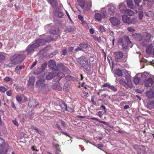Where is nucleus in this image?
I'll return each mask as SVG.
<instances>
[{"mask_svg":"<svg viewBox=\"0 0 154 154\" xmlns=\"http://www.w3.org/2000/svg\"><path fill=\"white\" fill-rule=\"evenodd\" d=\"M118 45L122 46V49L124 51H125L128 48V44H131L128 37H124L119 38L117 41Z\"/></svg>","mask_w":154,"mask_h":154,"instance_id":"1","label":"nucleus"},{"mask_svg":"<svg viewBox=\"0 0 154 154\" xmlns=\"http://www.w3.org/2000/svg\"><path fill=\"white\" fill-rule=\"evenodd\" d=\"M78 2L79 3V6L82 9L84 8L87 11H89L92 7V2L89 1L85 2L84 0H77Z\"/></svg>","mask_w":154,"mask_h":154,"instance_id":"2","label":"nucleus"},{"mask_svg":"<svg viewBox=\"0 0 154 154\" xmlns=\"http://www.w3.org/2000/svg\"><path fill=\"white\" fill-rule=\"evenodd\" d=\"M8 146L5 142L4 140L0 137V154H7Z\"/></svg>","mask_w":154,"mask_h":154,"instance_id":"3","label":"nucleus"},{"mask_svg":"<svg viewBox=\"0 0 154 154\" xmlns=\"http://www.w3.org/2000/svg\"><path fill=\"white\" fill-rule=\"evenodd\" d=\"M25 58L24 54L15 55L11 59V62L13 64L16 65L21 63Z\"/></svg>","mask_w":154,"mask_h":154,"instance_id":"4","label":"nucleus"},{"mask_svg":"<svg viewBox=\"0 0 154 154\" xmlns=\"http://www.w3.org/2000/svg\"><path fill=\"white\" fill-rule=\"evenodd\" d=\"M127 82L124 79H122L119 81V83L124 87L126 88H132L133 87L132 84L131 80L129 79L126 78Z\"/></svg>","mask_w":154,"mask_h":154,"instance_id":"5","label":"nucleus"},{"mask_svg":"<svg viewBox=\"0 0 154 154\" xmlns=\"http://www.w3.org/2000/svg\"><path fill=\"white\" fill-rule=\"evenodd\" d=\"M45 40L43 38H38L35 40V42L31 45L34 49L38 48L40 45L45 44Z\"/></svg>","mask_w":154,"mask_h":154,"instance_id":"6","label":"nucleus"},{"mask_svg":"<svg viewBox=\"0 0 154 154\" xmlns=\"http://www.w3.org/2000/svg\"><path fill=\"white\" fill-rule=\"evenodd\" d=\"M106 14V12L105 11L103 10V9L100 13L95 14L94 17L95 20L98 21H101L103 18L105 17Z\"/></svg>","mask_w":154,"mask_h":154,"instance_id":"7","label":"nucleus"},{"mask_svg":"<svg viewBox=\"0 0 154 154\" xmlns=\"http://www.w3.org/2000/svg\"><path fill=\"white\" fill-rule=\"evenodd\" d=\"M35 81V78L33 76H31L29 78L28 82L27 83L28 88L30 89L33 90L34 88V83Z\"/></svg>","mask_w":154,"mask_h":154,"instance_id":"8","label":"nucleus"},{"mask_svg":"<svg viewBox=\"0 0 154 154\" xmlns=\"http://www.w3.org/2000/svg\"><path fill=\"white\" fill-rule=\"evenodd\" d=\"M77 61L82 66L88 62V59L84 56H82L78 58Z\"/></svg>","mask_w":154,"mask_h":154,"instance_id":"9","label":"nucleus"},{"mask_svg":"<svg viewBox=\"0 0 154 154\" xmlns=\"http://www.w3.org/2000/svg\"><path fill=\"white\" fill-rule=\"evenodd\" d=\"M48 85L47 84H44L42 86L40 89L38 90L40 91L43 94H46L49 91Z\"/></svg>","mask_w":154,"mask_h":154,"instance_id":"10","label":"nucleus"},{"mask_svg":"<svg viewBox=\"0 0 154 154\" xmlns=\"http://www.w3.org/2000/svg\"><path fill=\"white\" fill-rule=\"evenodd\" d=\"M114 55L115 60L116 61H118L120 59H121L124 56L123 53L120 51L115 52Z\"/></svg>","mask_w":154,"mask_h":154,"instance_id":"11","label":"nucleus"},{"mask_svg":"<svg viewBox=\"0 0 154 154\" xmlns=\"http://www.w3.org/2000/svg\"><path fill=\"white\" fill-rule=\"evenodd\" d=\"M45 79H40L38 80L37 81L35 84V87L38 89H40L41 88L42 86L45 84L44 83L45 82Z\"/></svg>","mask_w":154,"mask_h":154,"instance_id":"12","label":"nucleus"},{"mask_svg":"<svg viewBox=\"0 0 154 154\" xmlns=\"http://www.w3.org/2000/svg\"><path fill=\"white\" fill-rule=\"evenodd\" d=\"M48 67L53 70L55 69L57 67L55 61L53 60H50L48 63Z\"/></svg>","mask_w":154,"mask_h":154,"instance_id":"13","label":"nucleus"},{"mask_svg":"<svg viewBox=\"0 0 154 154\" xmlns=\"http://www.w3.org/2000/svg\"><path fill=\"white\" fill-rule=\"evenodd\" d=\"M109 20L112 24L114 26L118 25L120 23L119 20L114 17H111Z\"/></svg>","mask_w":154,"mask_h":154,"instance_id":"14","label":"nucleus"},{"mask_svg":"<svg viewBox=\"0 0 154 154\" xmlns=\"http://www.w3.org/2000/svg\"><path fill=\"white\" fill-rule=\"evenodd\" d=\"M154 83V81L151 78L148 79L145 84V86L146 87L151 86Z\"/></svg>","mask_w":154,"mask_h":154,"instance_id":"15","label":"nucleus"},{"mask_svg":"<svg viewBox=\"0 0 154 154\" xmlns=\"http://www.w3.org/2000/svg\"><path fill=\"white\" fill-rule=\"evenodd\" d=\"M133 38L137 41H141L143 39L142 36L141 34L134 33L133 34Z\"/></svg>","mask_w":154,"mask_h":154,"instance_id":"16","label":"nucleus"},{"mask_svg":"<svg viewBox=\"0 0 154 154\" xmlns=\"http://www.w3.org/2000/svg\"><path fill=\"white\" fill-rule=\"evenodd\" d=\"M146 95L149 98H151L154 97V91L152 89H150L146 92Z\"/></svg>","mask_w":154,"mask_h":154,"instance_id":"17","label":"nucleus"},{"mask_svg":"<svg viewBox=\"0 0 154 154\" xmlns=\"http://www.w3.org/2000/svg\"><path fill=\"white\" fill-rule=\"evenodd\" d=\"M116 11V8L114 6H111L108 7V14H112Z\"/></svg>","mask_w":154,"mask_h":154,"instance_id":"18","label":"nucleus"},{"mask_svg":"<svg viewBox=\"0 0 154 154\" xmlns=\"http://www.w3.org/2000/svg\"><path fill=\"white\" fill-rule=\"evenodd\" d=\"M143 35L145 38L144 40L146 42H149L151 38V34L146 32H144L143 33Z\"/></svg>","mask_w":154,"mask_h":154,"instance_id":"19","label":"nucleus"},{"mask_svg":"<svg viewBox=\"0 0 154 154\" xmlns=\"http://www.w3.org/2000/svg\"><path fill=\"white\" fill-rule=\"evenodd\" d=\"M122 19L124 23L130 24V17H128L126 15H123Z\"/></svg>","mask_w":154,"mask_h":154,"instance_id":"20","label":"nucleus"},{"mask_svg":"<svg viewBox=\"0 0 154 154\" xmlns=\"http://www.w3.org/2000/svg\"><path fill=\"white\" fill-rule=\"evenodd\" d=\"M82 66L84 68L86 71L90 72L91 70V65L89 64H88V62L86 63Z\"/></svg>","mask_w":154,"mask_h":154,"instance_id":"21","label":"nucleus"},{"mask_svg":"<svg viewBox=\"0 0 154 154\" xmlns=\"http://www.w3.org/2000/svg\"><path fill=\"white\" fill-rule=\"evenodd\" d=\"M119 8L121 12L124 14L125 11L126 10L125 5L123 3L119 5Z\"/></svg>","mask_w":154,"mask_h":154,"instance_id":"22","label":"nucleus"},{"mask_svg":"<svg viewBox=\"0 0 154 154\" xmlns=\"http://www.w3.org/2000/svg\"><path fill=\"white\" fill-rule=\"evenodd\" d=\"M34 48L31 45H29L27 47L26 51L27 52V54L28 55L32 51H33L34 50Z\"/></svg>","mask_w":154,"mask_h":154,"instance_id":"23","label":"nucleus"},{"mask_svg":"<svg viewBox=\"0 0 154 154\" xmlns=\"http://www.w3.org/2000/svg\"><path fill=\"white\" fill-rule=\"evenodd\" d=\"M60 106L61 107V109L63 111L67 110V106L65 102H61V103H60Z\"/></svg>","mask_w":154,"mask_h":154,"instance_id":"24","label":"nucleus"},{"mask_svg":"<svg viewBox=\"0 0 154 154\" xmlns=\"http://www.w3.org/2000/svg\"><path fill=\"white\" fill-rule=\"evenodd\" d=\"M24 67V66H17L15 68V71L16 73L20 74V70L23 68Z\"/></svg>","mask_w":154,"mask_h":154,"instance_id":"25","label":"nucleus"},{"mask_svg":"<svg viewBox=\"0 0 154 154\" xmlns=\"http://www.w3.org/2000/svg\"><path fill=\"white\" fill-rule=\"evenodd\" d=\"M51 88L54 90H58L59 91H60L62 89V88L59 86L58 84L57 83H55L53 84L51 86Z\"/></svg>","mask_w":154,"mask_h":154,"instance_id":"26","label":"nucleus"},{"mask_svg":"<svg viewBox=\"0 0 154 154\" xmlns=\"http://www.w3.org/2000/svg\"><path fill=\"white\" fill-rule=\"evenodd\" d=\"M115 73L119 76H122L123 75L122 71L119 68L116 69Z\"/></svg>","mask_w":154,"mask_h":154,"instance_id":"27","label":"nucleus"},{"mask_svg":"<svg viewBox=\"0 0 154 154\" xmlns=\"http://www.w3.org/2000/svg\"><path fill=\"white\" fill-rule=\"evenodd\" d=\"M127 4L128 7L130 8L133 9L134 7L133 4L131 0H128L127 2Z\"/></svg>","mask_w":154,"mask_h":154,"instance_id":"28","label":"nucleus"},{"mask_svg":"<svg viewBox=\"0 0 154 154\" xmlns=\"http://www.w3.org/2000/svg\"><path fill=\"white\" fill-rule=\"evenodd\" d=\"M34 103L35 102L34 101H32L31 100H29L28 103V105L30 107H32L33 108H36L38 104L37 103L36 105H34L33 103Z\"/></svg>","mask_w":154,"mask_h":154,"instance_id":"29","label":"nucleus"},{"mask_svg":"<svg viewBox=\"0 0 154 154\" xmlns=\"http://www.w3.org/2000/svg\"><path fill=\"white\" fill-rule=\"evenodd\" d=\"M124 13L126 14L129 16H132L134 14L133 11L131 10L128 9L125 11Z\"/></svg>","mask_w":154,"mask_h":154,"instance_id":"30","label":"nucleus"},{"mask_svg":"<svg viewBox=\"0 0 154 154\" xmlns=\"http://www.w3.org/2000/svg\"><path fill=\"white\" fill-rule=\"evenodd\" d=\"M57 67L59 68L60 69H61L63 70H66V69H68L67 67L65 66L62 63H60L58 64Z\"/></svg>","mask_w":154,"mask_h":154,"instance_id":"31","label":"nucleus"},{"mask_svg":"<svg viewBox=\"0 0 154 154\" xmlns=\"http://www.w3.org/2000/svg\"><path fill=\"white\" fill-rule=\"evenodd\" d=\"M54 76V74L52 72H50L46 76V79L47 80H49L52 79Z\"/></svg>","mask_w":154,"mask_h":154,"instance_id":"32","label":"nucleus"},{"mask_svg":"<svg viewBox=\"0 0 154 154\" xmlns=\"http://www.w3.org/2000/svg\"><path fill=\"white\" fill-rule=\"evenodd\" d=\"M140 80V78L138 77L137 76H135L134 80V83L136 85H137L139 84Z\"/></svg>","mask_w":154,"mask_h":154,"instance_id":"33","label":"nucleus"},{"mask_svg":"<svg viewBox=\"0 0 154 154\" xmlns=\"http://www.w3.org/2000/svg\"><path fill=\"white\" fill-rule=\"evenodd\" d=\"M90 119L91 120H96L98 122H99L100 123L102 124H103L105 125H106L107 124V122H106L103 121H100L98 119L96 118H91Z\"/></svg>","mask_w":154,"mask_h":154,"instance_id":"34","label":"nucleus"},{"mask_svg":"<svg viewBox=\"0 0 154 154\" xmlns=\"http://www.w3.org/2000/svg\"><path fill=\"white\" fill-rule=\"evenodd\" d=\"M57 76L58 78V79L60 80L61 78L64 77L65 75L62 72H58L57 74Z\"/></svg>","mask_w":154,"mask_h":154,"instance_id":"35","label":"nucleus"},{"mask_svg":"<svg viewBox=\"0 0 154 154\" xmlns=\"http://www.w3.org/2000/svg\"><path fill=\"white\" fill-rule=\"evenodd\" d=\"M79 46L84 48L86 49L88 47L89 45L87 43H82L79 45Z\"/></svg>","mask_w":154,"mask_h":154,"instance_id":"36","label":"nucleus"},{"mask_svg":"<svg viewBox=\"0 0 154 154\" xmlns=\"http://www.w3.org/2000/svg\"><path fill=\"white\" fill-rule=\"evenodd\" d=\"M8 89V87L5 88L2 86H0V92H5Z\"/></svg>","mask_w":154,"mask_h":154,"instance_id":"37","label":"nucleus"},{"mask_svg":"<svg viewBox=\"0 0 154 154\" xmlns=\"http://www.w3.org/2000/svg\"><path fill=\"white\" fill-rule=\"evenodd\" d=\"M50 4L52 6H56L57 5V2L56 0H48Z\"/></svg>","mask_w":154,"mask_h":154,"instance_id":"38","label":"nucleus"},{"mask_svg":"<svg viewBox=\"0 0 154 154\" xmlns=\"http://www.w3.org/2000/svg\"><path fill=\"white\" fill-rule=\"evenodd\" d=\"M109 88L113 92H116L118 90L113 85H110V86H109Z\"/></svg>","mask_w":154,"mask_h":154,"instance_id":"39","label":"nucleus"},{"mask_svg":"<svg viewBox=\"0 0 154 154\" xmlns=\"http://www.w3.org/2000/svg\"><path fill=\"white\" fill-rule=\"evenodd\" d=\"M146 15L148 17L152 16L154 15V13L151 11H149L146 13Z\"/></svg>","mask_w":154,"mask_h":154,"instance_id":"40","label":"nucleus"},{"mask_svg":"<svg viewBox=\"0 0 154 154\" xmlns=\"http://www.w3.org/2000/svg\"><path fill=\"white\" fill-rule=\"evenodd\" d=\"M135 3V6L137 7L139 6V4L141 2V0H134Z\"/></svg>","mask_w":154,"mask_h":154,"instance_id":"41","label":"nucleus"},{"mask_svg":"<svg viewBox=\"0 0 154 154\" xmlns=\"http://www.w3.org/2000/svg\"><path fill=\"white\" fill-rule=\"evenodd\" d=\"M57 14L59 18H62L64 15L63 13L60 11L57 12Z\"/></svg>","mask_w":154,"mask_h":154,"instance_id":"42","label":"nucleus"},{"mask_svg":"<svg viewBox=\"0 0 154 154\" xmlns=\"http://www.w3.org/2000/svg\"><path fill=\"white\" fill-rule=\"evenodd\" d=\"M99 30L101 32H105V30L104 27L102 25H100L98 26Z\"/></svg>","mask_w":154,"mask_h":154,"instance_id":"43","label":"nucleus"},{"mask_svg":"<svg viewBox=\"0 0 154 154\" xmlns=\"http://www.w3.org/2000/svg\"><path fill=\"white\" fill-rule=\"evenodd\" d=\"M137 22V20L135 18H133L132 19L130 20V23H132L135 24Z\"/></svg>","mask_w":154,"mask_h":154,"instance_id":"44","label":"nucleus"},{"mask_svg":"<svg viewBox=\"0 0 154 154\" xmlns=\"http://www.w3.org/2000/svg\"><path fill=\"white\" fill-rule=\"evenodd\" d=\"M151 44L150 46H149L147 47V48L146 49V51L147 53H149L151 51Z\"/></svg>","mask_w":154,"mask_h":154,"instance_id":"45","label":"nucleus"},{"mask_svg":"<svg viewBox=\"0 0 154 154\" xmlns=\"http://www.w3.org/2000/svg\"><path fill=\"white\" fill-rule=\"evenodd\" d=\"M109 40L110 41L112 42V45L113 46L114 45V42L115 41V38L113 36H112L110 38Z\"/></svg>","mask_w":154,"mask_h":154,"instance_id":"46","label":"nucleus"},{"mask_svg":"<svg viewBox=\"0 0 154 154\" xmlns=\"http://www.w3.org/2000/svg\"><path fill=\"white\" fill-rule=\"evenodd\" d=\"M128 30L130 32H134L135 31V29L132 27H128L127 28Z\"/></svg>","mask_w":154,"mask_h":154,"instance_id":"47","label":"nucleus"},{"mask_svg":"<svg viewBox=\"0 0 154 154\" xmlns=\"http://www.w3.org/2000/svg\"><path fill=\"white\" fill-rule=\"evenodd\" d=\"M148 105L149 106H151L154 108V101H151L149 102L148 103Z\"/></svg>","mask_w":154,"mask_h":154,"instance_id":"48","label":"nucleus"},{"mask_svg":"<svg viewBox=\"0 0 154 154\" xmlns=\"http://www.w3.org/2000/svg\"><path fill=\"white\" fill-rule=\"evenodd\" d=\"M75 51L76 52H77L79 51H83V50L81 47H78L75 50Z\"/></svg>","mask_w":154,"mask_h":154,"instance_id":"49","label":"nucleus"},{"mask_svg":"<svg viewBox=\"0 0 154 154\" xmlns=\"http://www.w3.org/2000/svg\"><path fill=\"white\" fill-rule=\"evenodd\" d=\"M16 99L17 101L19 102H21L22 100L21 97L19 96H17L16 97Z\"/></svg>","mask_w":154,"mask_h":154,"instance_id":"50","label":"nucleus"},{"mask_svg":"<svg viewBox=\"0 0 154 154\" xmlns=\"http://www.w3.org/2000/svg\"><path fill=\"white\" fill-rule=\"evenodd\" d=\"M37 63V61H34L32 64L31 66H30V69H32L33 67L36 65Z\"/></svg>","mask_w":154,"mask_h":154,"instance_id":"51","label":"nucleus"},{"mask_svg":"<svg viewBox=\"0 0 154 154\" xmlns=\"http://www.w3.org/2000/svg\"><path fill=\"white\" fill-rule=\"evenodd\" d=\"M60 132L61 133L63 134L66 135V136L68 137H69L70 138H71L70 136L66 132H64L62 131V130L61 131H60Z\"/></svg>","mask_w":154,"mask_h":154,"instance_id":"52","label":"nucleus"},{"mask_svg":"<svg viewBox=\"0 0 154 154\" xmlns=\"http://www.w3.org/2000/svg\"><path fill=\"white\" fill-rule=\"evenodd\" d=\"M91 101L92 103L95 106H97V104L96 102L94 101V97L92 96L91 97Z\"/></svg>","mask_w":154,"mask_h":154,"instance_id":"53","label":"nucleus"},{"mask_svg":"<svg viewBox=\"0 0 154 154\" xmlns=\"http://www.w3.org/2000/svg\"><path fill=\"white\" fill-rule=\"evenodd\" d=\"M31 128L32 129L35 130L37 132L39 133L38 129L36 127L33 125H32L31 126Z\"/></svg>","mask_w":154,"mask_h":154,"instance_id":"54","label":"nucleus"},{"mask_svg":"<svg viewBox=\"0 0 154 154\" xmlns=\"http://www.w3.org/2000/svg\"><path fill=\"white\" fill-rule=\"evenodd\" d=\"M60 123H61V124L63 126V127H64V128L66 127V123L65 122H64L62 120H60Z\"/></svg>","mask_w":154,"mask_h":154,"instance_id":"55","label":"nucleus"},{"mask_svg":"<svg viewBox=\"0 0 154 154\" xmlns=\"http://www.w3.org/2000/svg\"><path fill=\"white\" fill-rule=\"evenodd\" d=\"M47 64L46 63H44L42 65H41V67L42 69V71L44 70L45 69L46 66H47Z\"/></svg>","mask_w":154,"mask_h":154,"instance_id":"56","label":"nucleus"},{"mask_svg":"<svg viewBox=\"0 0 154 154\" xmlns=\"http://www.w3.org/2000/svg\"><path fill=\"white\" fill-rule=\"evenodd\" d=\"M110 84L109 83L107 82L105 84L102 85V87H108L109 88V86H110Z\"/></svg>","mask_w":154,"mask_h":154,"instance_id":"57","label":"nucleus"},{"mask_svg":"<svg viewBox=\"0 0 154 154\" xmlns=\"http://www.w3.org/2000/svg\"><path fill=\"white\" fill-rule=\"evenodd\" d=\"M62 54L63 55H66V54L67 53V51L66 49H64L62 51Z\"/></svg>","mask_w":154,"mask_h":154,"instance_id":"58","label":"nucleus"},{"mask_svg":"<svg viewBox=\"0 0 154 154\" xmlns=\"http://www.w3.org/2000/svg\"><path fill=\"white\" fill-rule=\"evenodd\" d=\"M13 124L16 126H18V124L16 120H14L12 121Z\"/></svg>","mask_w":154,"mask_h":154,"instance_id":"59","label":"nucleus"},{"mask_svg":"<svg viewBox=\"0 0 154 154\" xmlns=\"http://www.w3.org/2000/svg\"><path fill=\"white\" fill-rule=\"evenodd\" d=\"M97 115L100 118H101L102 116V111H99L98 112Z\"/></svg>","mask_w":154,"mask_h":154,"instance_id":"60","label":"nucleus"},{"mask_svg":"<svg viewBox=\"0 0 154 154\" xmlns=\"http://www.w3.org/2000/svg\"><path fill=\"white\" fill-rule=\"evenodd\" d=\"M55 126L56 128H57V129L60 130V131H61L62 130L61 128L60 127V126L59 125H58V124H56L55 125Z\"/></svg>","mask_w":154,"mask_h":154,"instance_id":"61","label":"nucleus"},{"mask_svg":"<svg viewBox=\"0 0 154 154\" xmlns=\"http://www.w3.org/2000/svg\"><path fill=\"white\" fill-rule=\"evenodd\" d=\"M78 17L79 19L81 21L83 20V17L82 15H79L78 16Z\"/></svg>","mask_w":154,"mask_h":154,"instance_id":"62","label":"nucleus"},{"mask_svg":"<svg viewBox=\"0 0 154 154\" xmlns=\"http://www.w3.org/2000/svg\"><path fill=\"white\" fill-rule=\"evenodd\" d=\"M4 80L6 82L10 81V78L8 77H6L4 78Z\"/></svg>","mask_w":154,"mask_h":154,"instance_id":"63","label":"nucleus"},{"mask_svg":"<svg viewBox=\"0 0 154 154\" xmlns=\"http://www.w3.org/2000/svg\"><path fill=\"white\" fill-rule=\"evenodd\" d=\"M104 91V90H103V89H99L98 90V92L97 94L98 95H99L100 93H101L102 92V91Z\"/></svg>","mask_w":154,"mask_h":154,"instance_id":"64","label":"nucleus"}]
</instances>
